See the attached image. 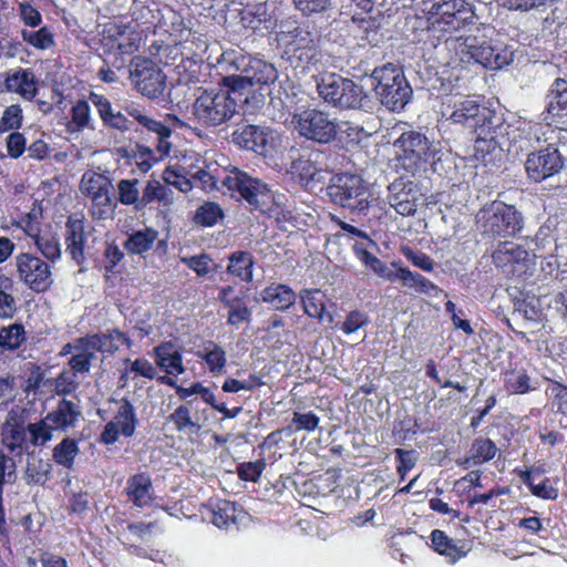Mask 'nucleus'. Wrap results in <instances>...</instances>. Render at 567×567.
<instances>
[{
	"label": "nucleus",
	"instance_id": "obj_46",
	"mask_svg": "<svg viewBox=\"0 0 567 567\" xmlns=\"http://www.w3.org/2000/svg\"><path fill=\"white\" fill-rule=\"evenodd\" d=\"M80 449L78 442L74 439H63L52 452L53 461L64 468H72L74 465L75 457L79 455Z\"/></svg>",
	"mask_w": 567,
	"mask_h": 567
},
{
	"label": "nucleus",
	"instance_id": "obj_51",
	"mask_svg": "<svg viewBox=\"0 0 567 567\" xmlns=\"http://www.w3.org/2000/svg\"><path fill=\"white\" fill-rule=\"evenodd\" d=\"M13 281L0 274V318L9 319L18 310L16 298L8 291L12 288Z\"/></svg>",
	"mask_w": 567,
	"mask_h": 567
},
{
	"label": "nucleus",
	"instance_id": "obj_7",
	"mask_svg": "<svg viewBox=\"0 0 567 567\" xmlns=\"http://www.w3.org/2000/svg\"><path fill=\"white\" fill-rule=\"evenodd\" d=\"M478 230L493 238H507L518 234L523 228V216L513 206L494 200L484 205L476 214Z\"/></svg>",
	"mask_w": 567,
	"mask_h": 567
},
{
	"label": "nucleus",
	"instance_id": "obj_44",
	"mask_svg": "<svg viewBox=\"0 0 567 567\" xmlns=\"http://www.w3.org/2000/svg\"><path fill=\"white\" fill-rule=\"evenodd\" d=\"M52 465L37 456L28 458L24 480L27 484L44 485L50 478Z\"/></svg>",
	"mask_w": 567,
	"mask_h": 567
},
{
	"label": "nucleus",
	"instance_id": "obj_34",
	"mask_svg": "<svg viewBox=\"0 0 567 567\" xmlns=\"http://www.w3.org/2000/svg\"><path fill=\"white\" fill-rule=\"evenodd\" d=\"M261 300L277 310H287L295 305L296 292L287 285L271 284L260 293Z\"/></svg>",
	"mask_w": 567,
	"mask_h": 567
},
{
	"label": "nucleus",
	"instance_id": "obj_38",
	"mask_svg": "<svg viewBox=\"0 0 567 567\" xmlns=\"http://www.w3.org/2000/svg\"><path fill=\"white\" fill-rule=\"evenodd\" d=\"M432 546L436 553L445 556L450 563H455L466 555L444 532L434 529L431 534Z\"/></svg>",
	"mask_w": 567,
	"mask_h": 567
},
{
	"label": "nucleus",
	"instance_id": "obj_64",
	"mask_svg": "<svg viewBox=\"0 0 567 567\" xmlns=\"http://www.w3.org/2000/svg\"><path fill=\"white\" fill-rule=\"evenodd\" d=\"M547 394L553 400V405L563 414H567V386L554 383L547 389Z\"/></svg>",
	"mask_w": 567,
	"mask_h": 567
},
{
	"label": "nucleus",
	"instance_id": "obj_23",
	"mask_svg": "<svg viewBox=\"0 0 567 567\" xmlns=\"http://www.w3.org/2000/svg\"><path fill=\"white\" fill-rule=\"evenodd\" d=\"M3 90L31 102L39 93V81L32 69L14 68L3 75Z\"/></svg>",
	"mask_w": 567,
	"mask_h": 567
},
{
	"label": "nucleus",
	"instance_id": "obj_47",
	"mask_svg": "<svg viewBox=\"0 0 567 567\" xmlns=\"http://www.w3.org/2000/svg\"><path fill=\"white\" fill-rule=\"evenodd\" d=\"M124 363L127 367L123 370L120 377V381L123 382V385L126 383L130 374H133L134 378L143 377L148 380L156 378V367L145 358H137L135 360L126 359Z\"/></svg>",
	"mask_w": 567,
	"mask_h": 567
},
{
	"label": "nucleus",
	"instance_id": "obj_13",
	"mask_svg": "<svg viewBox=\"0 0 567 567\" xmlns=\"http://www.w3.org/2000/svg\"><path fill=\"white\" fill-rule=\"evenodd\" d=\"M291 124L300 136L321 144L331 142L337 135V123L327 113L316 109L293 114Z\"/></svg>",
	"mask_w": 567,
	"mask_h": 567
},
{
	"label": "nucleus",
	"instance_id": "obj_58",
	"mask_svg": "<svg viewBox=\"0 0 567 567\" xmlns=\"http://www.w3.org/2000/svg\"><path fill=\"white\" fill-rule=\"evenodd\" d=\"M167 196L166 187L156 179L146 183L142 193V209L153 202H162Z\"/></svg>",
	"mask_w": 567,
	"mask_h": 567
},
{
	"label": "nucleus",
	"instance_id": "obj_19",
	"mask_svg": "<svg viewBox=\"0 0 567 567\" xmlns=\"http://www.w3.org/2000/svg\"><path fill=\"white\" fill-rule=\"evenodd\" d=\"M278 43L285 48L286 53L302 58L303 52L309 59L316 56V37L308 29L297 25L295 22H288L281 25L277 33Z\"/></svg>",
	"mask_w": 567,
	"mask_h": 567
},
{
	"label": "nucleus",
	"instance_id": "obj_25",
	"mask_svg": "<svg viewBox=\"0 0 567 567\" xmlns=\"http://www.w3.org/2000/svg\"><path fill=\"white\" fill-rule=\"evenodd\" d=\"M549 102L544 120L555 124H565L567 120V81L557 79L551 85Z\"/></svg>",
	"mask_w": 567,
	"mask_h": 567
},
{
	"label": "nucleus",
	"instance_id": "obj_45",
	"mask_svg": "<svg viewBox=\"0 0 567 567\" xmlns=\"http://www.w3.org/2000/svg\"><path fill=\"white\" fill-rule=\"evenodd\" d=\"M497 447L489 439L478 437L471 447L470 456L465 460L467 465H481L495 457Z\"/></svg>",
	"mask_w": 567,
	"mask_h": 567
},
{
	"label": "nucleus",
	"instance_id": "obj_37",
	"mask_svg": "<svg viewBox=\"0 0 567 567\" xmlns=\"http://www.w3.org/2000/svg\"><path fill=\"white\" fill-rule=\"evenodd\" d=\"M493 261L497 267L507 268L525 262L529 254L519 245L505 241L493 252Z\"/></svg>",
	"mask_w": 567,
	"mask_h": 567
},
{
	"label": "nucleus",
	"instance_id": "obj_63",
	"mask_svg": "<svg viewBox=\"0 0 567 567\" xmlns=\"http://www.w3.org/2000/svg\"><path fill=\"white\" fill-rule=\"evenodd\" d=\"M135 165L142 173L148 172L153 165L158 161L153 151L145 145H137L133 154Z\"/></svg>",
	"mask_w": 567,
	"mask_h": 567
},
{
	"label": "nucleus",
	"instance_id": "obj_12",
	"mask_svg": "<svg viewBox=\"0 0 567 567\" xmlns=\"http://www.w3.org/2000/svg\"><path fill=\"white\" fill-rule=\"evenodd\" d=\"M474 11L466 0H443L431 9L433 32L453 33L474 22Z\"/></svg>",
	"mask_w": 567,
	"mask_h": 567
},
{
	"label": "nucleus",
	"instance_id": "obj_42",
	"mask_svg": "<svg viewBox=\"0 0 567 567\" xmlns=\"http://www.w3.org/2000/svg\"><path fill=\"white\" fill-rule=\"evenodd\" d=\"M137 178H125L117 182V200L125 206H133L136 210L142 209V195Z\"/></svg>",
	"mask_w": 567,
	"mask_h": 567
},
{
	"label": "nucleus",
	"instance_id": "obj_61",
	"mask_svg": "<svg viewBox=\"0 0 567 567\" xmlns=\"http://www.w3.org/2000/svg\"><path fill=\"white\" fill-rule=\"evenodd\" d=\"M509 393L525 394L532 390L530 379L525 372H511L506 379Z\"/></svg>",
	"mask_w": 567,
	"mask_h": 567
},
{
	"label": "nucleus",
	"instance_id": "obj_2",
	"mask_svg": "<svg viewBox=\"0 0 567 567\" xmlns=\"http://www.w3.org/2000/svg\"><path fill=\"white\" fill-rule=\"evenodd\" d=\"M493 131L495 133L488 136L484 152L489 153L498 147L513 156L542 147L543 143L550 140L548 134L555 133L550 123H534L516 116L508 121L502 116V124Z\"/></svg>",
	"mask_w": 567,
	"mask_h": 567
},
{
	"label": "nucleus",
	"instance_id": "obj_50",
	"mask_svg": "<svg viewBox=\"0 0 567 567\" xmlns=\"http://www.w3.org/2000/svg\"><path fill=\"white\" fill-rule=\"evenodd\" d=\"M33 244L49 264H54L61 258L60 241L54 234L43 233Z\"/></svg>",
	"mask_w": 567,
	"mask_h": 567
},
{
	"label": "nucleus",
	"instance_id": "obj_8",
	"mask_svg": "<svg viewBox=\"0 0 567 567\" xmlns=\"http://www.w3.org/2000/svg\"><path fill=\"white\" fill-rule=\"evenodd\" d=\"M373 89L381 103L391 111L402 110L412 95L403 72L392 64H386L372 72Z\"/></svg>",
	"mask_w": 567,
	"mask_h": 567
},
{
	"label": "nucleus",
	"instance_id": "obj_53",
	"mask_svg": "<svg viewBox=\"0 0 567 567\" xmlns=\"http://www.w3.org/2000/svg\"><path fill=\"white\" fill-rule=\"evenodd\" d=\"M223 209L218 204L206 202L197 208L194 220L198 225L212 227L216 225L223 218Z\"/></svg>",
	"mask_w": 567,
	"mask_h": 567
},
{
	"label": "nucleus",
	"instance_id": "obj_52",
	"mask_svg": "<svg viewBox=\"0 0 567 567\" xmlns=\"http://www.w3.org/2000/svg\"><path fill=\"white\" fill-rule=\"evenodd\" d=\"M90 100L78 101L71 110V122L69 124L70 132H80L90 126L91 123V110Z\"/></svg>",
	"mask_w": 567,
	"mask_h": 567
},
{
	"label": "nucleus",
	"instance_id": "obj_41",
	"mask_svg": "<svg viewBox=\"0 0 567 567\" xmlns=\"http://www.w3.org/2000/svg\"><path fill=\"white\" fill-rule=\"evenodd\" d=\"M227 271L238 277L241 281L252 280L254 258L248 251H235L229 256Z\"/></svg>",
	"mask_w": 567,
	"mask_h": 567
},
{
	"label": "nucleus",
	"instance_id": "obj_10",
	"mask_svg": "<svg viewBox=\"0 0 567 567\" xmlns=\"http://www.w3.org/2000/svg\"><path fill=\"white\" fill-rule=\"evenodd\" d=\"M80 190L90 200V212L94 219L113 217L117 204L112 197L113 185L106 175L85 172L81 177Z\"/></svg>",
	"mask_w": 567,
	"mask_h": 567
},
{
	"label": "nucleus",
	"instance_id": "obj_54",
	"mask_svg": "<svg viewBox=\"0 0 567 567\" xmlns=\"http://www.w3.org/2000/svg\"><path fill=\"white\" fill-rule=\"evenodd\" d=\"M123 110L127 117H132L134 121H136L140 125L143 127H146L147 130H162V132H167L164 128V124L162 122L155 121L151 118L144 111V109L134 103V102H127L123 106Z\"/></svg>",
	"mask_w": 567,
	"mask_h": 567
},
{
	"label": "nucleus",
	"instance_id": "obj_28",
	"mask_svg": "<svg viewBox=\"0 0 567 567\" xmlns=\"http://www.w3.org/2000/svg\"><path fill=\"white\" fill-rule=\"evenodd\" d=\"M1 436L2 444L10 453L18 456L22 455L24 451L27 429L23 422L17 417L14 411L9 412L2 426Z\"/></svg>",
	"mask_w": 567,
	"mask_h": 567
},
{
	"label": "nucleus",
	"instance_id": "obj_5",
	"mask_svg": "<svg viewBox=\"0 0 567 567\" xmlns=\"http://www.w3.org/2000/svg\"><path fill=\"white\" fill-rule=\"evenodd\" d=\"M243 100L241 93L223 82L220 87L207 89L198 95L193 104V114L206 126H217L233 118Z\"/></svg>",
	"mask_w": 567,
	"mask_h": 567
},
{
	"label": "nucleus",
	"instance_id": "obj_60",
	"mask_svg": "<svg viewBox=\"0 0 567 567\" xmlns=\"http://www.w3.org/2000/svg\"><path fill=\"white\" fill-rule=\"evenodd\" d=\"M217 169L215 172L207 171L204 168L197 169L193 175V184L194 186L197 185L198 187L205 189V190H212L217 188L218 183L223 184V178L218 174H216Z\"/></svg>",
	"mask_w": 567,
	"mask_h": 567
},
{
	"label": "nucleus",
	"instance_id": "obj_17",
	"mask_svg": "<svg viewBox=\"0 0 567 567\" xmlns=\"http://www.w3.org/2000/svg\"><path fill=\"white\" fill-rule=\"evenodd\" d=\"M423 193L417 183L403 177L394 179L388 187V203L401 216H413Z\"/></svg>",
	"mask_w": 567,
	"mask_h": 567
},
{
	"label": "nucleus",
	"instance_id": "obj_11",
	"mask_svg": "<svg viewBox=\"0 0 567 567\" xmlns=\"http://www.w3.org/2000/svg\"><path fill=\"white\" fill-rule=\"evenodd\" d=\"M317 90L326 103L340 109H359L365 97L360 85L336 73L322 75Z\"/></svg>",
	"mask_w": 567,
	"mask_h": 567
},
{
	"label": "nucleus",
	"instance_id": "obj_62",
	"mask_svg": "<svg viewBox=\"0 0 567 567\" xmlns=\"http://www.w3.org/2000/svg\"><path fill=\"white\" fill-rule=\"evenodd\" d=\"M228 308V318L227 322L230 326L238 327L244 322H248L251 317V311L248 307L243 302L241 299H238L234 303L227 307Z\"/></svg>",
	"mask_w": 567,
	"mask_h": 567
},
{
	"label": "nucleus",
	"instance_id": "obj_59",
	"mask_svg": "<svg viewBox=\"0 0 567 567\" xmlns=\"http://www.w3.org/2000/svg\"><path fill=\"white\" fill-rule=\"evenodd\" d=\"M320 423V417L316 415L313 412L300 413L295 412L292 415V424L296 425V429L292 430L290 426L286 427L284 431L288 433L297 432L305 430L307 432H313Z\"/></svg>",
	"mask_w": 567,
	"mask_h": 567
},
{
	"label": "nucleus",
	"instance_id": "obj_27",
	"mask_svg": "<svg viewBox=\"0 0 567 567\" xmlns=\"http://www.w3.org/2000/svg\"><path fill=\"white\" fill-rule=\"evenodd\" d=\"M90 102L96 107L97 113L106 126L118 130L121 132L131 131L133 121L121 111L115 112L111 102L103 95L91 93Z\"/></svg>",
	"mask_w": 567,
	"mask_h": 567
},
{
	"label": "nucleus",
	"instance_id": "obj_20",
	"mask_svg": "<svg viewBox=\"0 0 567 567\" xmlns=\"http://www.w3.org/2000/svg\"><path fill=\"white\" fill-rule=\"evenodd\" d=\"M137 424L136 411L131 401L123 398L118 402L117 411L110 422L104 426L101 434V442L106 445L114 444L120 435L131 437L135 433Z\"/></svg>",
	"mask_w": 567,
	"mask_h": 567
},
{
	"label": "nucleus",
	"instance_id": "obj_16",
	"mask_svg": "<svg viewBox=\"0 0 567 567\" xmlns=\"http://www.w3.org/2000/svg\"><path fill=\"white\" fill-rule=\"evenodd\" d=\"M565 163L558 148L548 143L545 148L539 147L527 154L525 169L527 176L534 182H542L558 174Z\"/></svg>",
	"mask_w": 567,
	"mask_h": 567
},
{
	"label": "nucleus",
	"instance_id": "obj_3",
	"mask_svg": "<svg viewBox=\"0 0 567 567\" xmlns=\"http://www.w3.org/2000/svg\"><path fill=\"white\" fill-rule=\"evenodd\" d=\"M218 66L236 72L224 76L221 82L237 89L243 96L251 86H269L278 79V71L272 63L238 51L224 52L218 59Z\"/></svg>",
	"mask_w": 567,
	"mask_h": 567
},
{
	"label": "nucleus",
	"instance_id": "obj_43",
	"mask_svg": "<svg viewBox=\"0 0 567 567\" xmlns=\"http://www.w3.org/2000/svg\"><path fill=\"white\" fill-rule=\"evenodd\" d=\"M74 351L75 353L69 361L71 370L74 373L89 372L91 362L95 359V351L85 344V337L74 341Z\"/></svg>",
	"mask_w": 567,
	"mask_h": 567
},
{
	"label": "nucleus",
	"instance_id": "obj_36",
	"mask_svg": "<svg viewBox=\"0 0 567 567\" xmlns=\"http://www.w3.org/2000/svg\"><path fill=\"white\" fill-rule=\"evenodd\" d=\"M158 238V231L152 227L133 230L124 241V248L133 255H143L150 251Z\"/></svg>",
	"mask_w": 567,
	"mask_h": 567
},
{
	"label": "nucleus",
	"instance_id": "obj_48",
	"mask_svg": "<svg viewBox=\"0 0 567 567\" xmlns=\"http://www.w3.org/2000/svg\"><path fill=\"white\" fill-rule=\"evenodd\" d=\"M212 523L218 528H227L236 520V505L229 501H217L212 505Z\"/></svg>",
	"mask_w": 567,
	"mask_h": 567
},
{
	"label": "nucleus",
	"instance_id": "obj_32",
	"mask_svg": "<svg viewBox=\"0 0 567 567\" xmlns=\"http://www.w3.org/2000/svg\"><path fill=\"white\" fill-rule=\"evenodd\" d=\"M65 227L66 252L80 265L84 261V244L86 241L84 221L78 218H69Z\"/></svg>",
	"mask_w": 567,
	"mask_h": 567
},
{
	"label": "nucleus",
	"instance_id": "obj_22",
	"mask_svg": "<svg viewBox=\"0 0 567 567\" xmlns=\"http://www.w3.org/2000/svg\"><path fill=\"white\" fill-rule=\"evenodd\" d=\"M132 81L141 94L151 99L161 96L166 87V75L150 62L137 63L131 71Z\"/></svg>",
	"mask_w": 567,
	"mask_h": 567
},
{
	"label": "nucleus",
	"instance_id": "obj_39",
	"mask_svg": "<svg viewBox=\"0 0 567 567\" xmlns=\"http://www.w3.org/2000/svg\"><path fill=\"white\" fill-rule=\"evenodd\" d=\"M299 297L305 313L322 321L326 309V295L319 289H303L300 291Z\"/></svg>",
	"mask_w": 567,
	"mask_h": 567
},
{
	"label": "nucleus",
	"instance_id": "obj_14",
	"mask_svg": "<svg viewBox=\"0 0 567 567\" xmlns=\"http://www.w3.org/2000/svg\"><path fill=\"white\" fill-rule=\"evenodd\" d=\"M19 279L32 291L43 292L53 284L51 264L31 252L16 256Z\"/></svg>",
	"mask_w": 567,
	"mask_h": 567
},
{
	"label": "nucleus",
	"instance_id": "obj_33",
	"mask_svg": "<svg viewBox=\"0 0 567 567\" xmlns=\"http://www.w3.org/2000/svg\"><path fill=\"white\" fill-rule=\"evenodd\" d=\"M317 159L311 157H300L295 159L290 166V173L298 177L299 182L306 187L322 183L327 171L316 165Z\"/></svg>",
	"mask_w": 567,
	"mask_h": 567
},
{
	"label": "nucleus",
	"instance_id": "obj_35",
	"mask_svg": "<svg viewBox=\"0 0 567 567\" xmlns=\"http://www.w3.org/2000/svg\"><path fill=\"white\" fill-rule=\"evenodd\" d=\"M196 357L202 359L210 373L220 375L226 368V352L224 348L214 341H206L202 349L196 352Z\"/></svg>",
	"mask_w": 567,
	"mask_h": 567
},
{
	"label": "nucleus",
	"instance_id": "obj_6",
	"mask_svg": "<svg viewBox=\"0 0 567 567\" xmlns=\"http://www.w3.org/2000/svg\"><path fill=\"white\" fill-rule=\"evenodd\" d=\"M394 147L398 166L412 175L440 159L437 145L419 132L402 133L394 142Z\"/></svg>",
	"mask_w": 567,
	"mask_h": 567
},
{
	"label": "nucleus",
	"instance_id": "obj_30",
	"mask_svg": "<svg viewBox=\"0 0 567 567\" xmlns=\"http://www.w3.org/2000/svg\"><path fill=\"white\" fill-rule=\"evenodd\" d=\"M85 344L95 352L114 353L123 344L131 348L133 342L122 331L113 329L104 333L86 336Z\"/></svg>",
	"mask_w": 567,
	"mask_h": 567
},
{
	"label": "nucleus",
	"instance_id": "obj_1",
	"mask_svg": "<svg viewBox=\"0 0 567 567\" xmlns=\"http://www.w3.org/2000/svg\"><path fill=\"white\" fill-rule=\"evenodd\" d=\"M441 116L452 124L460 125L475 135L476 151L484 152L485 143L493 130L502 124V114L482 105L477 99L460 91L451 90L442 96Z\"/></svg>",
	"mask_w": 567,
	"mask_h": 567
},
{
	"label": "nucleus",
	"instance_id": "obj_15",
	"mask_svg": "<svg viewBox=\"0 0 567 567\" xmlns=\"http://www.w3.org/2000/svg\"><path fill=\"white\" fill-rule=\"evenodd\" d=\"M223 185L229 190H236L250 205L262 210L269 202L270 187L258 178L234 168L223 178Z\"/></svg>",
	"mask_w": 567,
	"mask_h": 567
},
{
	"label": "nucleus",
	"instance_id": "obj_24",
	"mask_svg": "<svg viewBox=\"0 0 567 567\" xmlns=\"http://www.w3.org/2000/svg\"><path fill=\"white\" fill-rule=\"evenodd\" d=\"M152 355L156 367L168 375L178 377L186 371L183 364V355L172 342H164L156 346L152 350Z\"/></svg>",
	"mask_w": 567,
	"mask_h": 567
},
{
	"label": "nucleus",
	"instance_id": "obj_31",
	"mask_svg": "<svg viewBox=\"0 0 567 567\" xmlns=\"http://www.w3.org/2000/svg\"><path fill=\"white\" fill-rule=\"evenodd\" d=\"M125 493L135 507H146L153 499L151 476L144 472L131 476L126 482Z\"/></svg>",
	"mask_w": 567,
	"mask_h": 567
},
{
	"label": "nucleus",
	"instance_id": "obj_9",
	"mask_svg": "<svg viewBox=\"0 0 567 567\" xmlns=\"http://www.w3.org/2000/svg\"><path fill=\"white\" fill-rule=\"evenodd\" d=\"M331 200L351 212H364L370 206V189L361 176L355 174H338L331 178L328 187Z\"/></svg>",
	"mask_w": 567,
	"mask_h": 567
},
{
	"label": "nucleus",
	"instance_id": "obj_26",
	"mask_svg": "<svg viewBox=\"0 0 567 567\" xmlns=\"http://www.w3.org/2000/svg\"><path fill=\"white\" fill-rule=\"evenodd\" d=\"M350 30L360 45H377L381 39L380 21L369 12L355 14L351 19Z\"/></svg>",
	"mask_w": 567,
	"mask_h": 567
},
{
	"label": "nucleus",
	"instance_id": "obj_55",
	"mask_svg": "<svg viewBox=\"0 0 567 567\" xmlns=\"http://www.w3.org/2000/svg\"><path fill=\"white\" fill-rule=\"evenodd\" d=\"M25 339V331L22 324L13 323L0 330V347L6 350H14Z\"/></svg>",
	"mask_w": 567,
	"mask_h": 567
},
{
	"label": "nucleus",
	"instance_id": "obj_4",
	"mask_svg": "<svg viewBox=\"0 0 567 567\" xmlns=\"http://www.w3.org/2000/svg\"><path fill=\"white\" fill-rule=\"evenodd\" d=\"M445 48L454 52L449 63L473 62L491 70L511 64L515 54L512 45H492L475 35L450 37L445 40Z\"/></svg>",
	"mask_w": 567,
	"mask_h": 567
},
{
	"label": "nucleus",
	"instance_id": "obj_49",
	"mask_svg": "<svg viewBox=\"0 0 567 567\" xmlns=\"http://www.w3.org/2000/svg\"><path fill=\"white\" fill-rule=\"evenodd\" d=\"M21 37L25 43L37 50H50L54 47V34L48 27H42L37 31L21 30Z\"/></svg>",
	"mask_w": 567,
	"mask_h": 567
},
{
	"label": "nucleus",
	"instance_id": "obj_57",
	"mask_svg": "<svg viewBox=\"0 0 567 567\" xmlns=\"http://www.w3.org/2000/svg\"><path fill=\"white\" fill-rule=\"evenodd\" d=\"M181 261L187 266L189 269L196 272L197 276L204 277L212 272L216 265L213 259L206 255H196L190 257H182Z\"/></svg>",
	"mask_w": 567,
	"mask_h": 567
},
{
	"label": "nucleus",
	"instance_id": "obj_21",
	"mask_svg": "<svg viewBox=\"0 0 567 567\" xmlns=\"http://www.w3.org/2000/svg\"><path fill=\"white\" fill-rule=\"evenodd\" d=\"M168 420L179 433L198 434L208 420L207 409L198 399H192L177 406Z\"/></svg>",
	"mask_w": 567,
	"mask_h": 567
},
{
	"label": "nucleus",
	"instance_id": "obj_29",
	"mask_svg": "<svg viewBox=\"0 0 567 567\" xmlns=\"http://www.w3.org/2000/svg\"><path fill=\"white\" fill-rule=\"evenodd\" d=\"M82 412L78 404L70 400H61L56 408L49 412L45 416L48 423L54 429V431L66 432L76 425Z\"/></svg>",
	"mask_w": 567,
	"mask_h": 567
},
{
	"label": "nucleus",
	"instance_id": "obj_40",
	"mask_svg": "<svg viewBox=\"0 0 567 567\" xmlns=\"http://www.w3.org/2000/svg\"><path fill=\"white\" fill-rule=\"evenodd\" d=\"M240 21L245 28L254 31L260 30L262 25L268 29L270 16L267 10V4L265 2H259L246 6L241 11Z\"/></svg>",
	"mask_w": 567,
	"mask_h": 567
},
{
	"label": "nucleus",
	"instance_id": "obj_56",
	"mask_svg": "<svg viewBox=\"0 0 567 567\" xmlns=\"http://www.w3.org/2000/svg\"><path fill=\"white\" fill-rule=\"evenodd\" d=\"M27 431L30 435V443L33 446H43L52 440L54 429L48 423L47 416H44L38 422L30 423Z\"/></svg>",
	"mask_w": 567,
	"mask_h": 567
},
{
	"label": "nucleus",
	"instance_id": "obj_18",
	"mask_svg": "<svg viewBox=\"0 0 567 567\" xmlns=\"http://www.w3.org/2000/svg\"><path fill=\"white\" fill-rule=\"evenodd\" d=\"M233 140L243 148L266 155L278 145L279 134L266 126L245 125L234 132Z\"/></svg>",
	"mask_w": 567,
	"mask_h": 567
}]
</instances>
